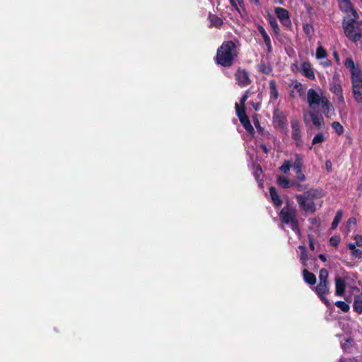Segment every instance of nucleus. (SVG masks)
Wrapping results in <instances>:
<instances>
[{"mask_svg":"<svg viewBox=\"0 0 362 362\" xmlns=\"http://www.w3.org/2000/svg\"><path fill=\"white\" fill-rule=\"evenodd\" d=\"M300 72L303 76L310 80H314L315 73L311 67V64L309 62H304L301 64L299 69Z\"/></svg>","mask_w":362,"mask_h":362,"instance_id":"12","label":"nucleus"},{"mask_svg":"<svg viewBox=\"0 0 362 362\" xmlns=\"http://www.w3.org/2000/svg\"><path fill=\"white\" fill-rule=\"evenodd\" d=\"M325 141V136L322 132L317 133L312 141V146L321 144Z\"/></svg>","mask_w":362,"mask_h":362,"instance_id":"35","label":"nucleus"},{"mask_svg":"<svg viewBox=\"0 0 362 362\" xmlns=\"http://www.w3.org/2000/svg\"><path fill=\"white\" fill-rule=\"evenodd\" d=\"M277 184L284 189L291 188L293 185V181L281 175L277 177Z\"/></svg>","mask_w":362,"mask_h":362,"instance_id":"21","label":"nucleus"},{"mask_svg":"<svg viewBox=\"0 0 362 362\" xmlns=\"http://www.w3.org/2000/svg\"><path fill=\"white\" fill-rule=\"evenodd\" d=\"M242 125L244 127L245 130L252 136L255 134V129L250 123L249 117L240 120Z\"/></svg>","mask_w":362,"mask_h":362,"instance_id":"26","label":"nucleus"},{"mask_svg":"<svg viewBox=\"0 0 362 362\" xmlns=\"http://www.w3.org/2000/svg\"><path fill=\"white\" fill-rule=\"evenodd\" d=\"M352 15V17L351 18H349L348 19H354L355 21H359L358 19L359 18L358 16V14L357 13V11H356V9L354 8H353L350 12Z\"/></svg>","mask_w":362,"mask_h":362,"instance_id":"42","label":"nucleus"},{"mask_svg":"<svg viewBox=\"0 0 362 362\" xmlns=\"http://www.w3.org/2000/svg\"><path fill=\"white\" fill-rule=\"evenodd\" d=\"M328 277L329 272L327 269L325 268L321 269L319 272V283H329Z\"/></svg>","mask_w":362,"mask_h":362,"instance_id":"32","label":"nucleus"},{"mask_svg":"<svg viewBox=\"0 0 362 362\" xmlns=\"http://www.w3.org/2000/svg\"><path fill=\"white\" fill-rule=\"evenodd\" d=\"M328 163H329L331 165L330 162H327L326 163V165H327V168L329 167V165H328Z\"/></svg>","mask_w":362,"mask_h":362,"instance_id":"61","label":"nucleus"},{"mask_svg":"<svg viewBox=\"0 0 362 362\" xmlns=\"http://www.w3.org/2000/svg\"><path fill=\"white\" fill-rule=\"evenodd\" d=\"M308 240H309V247L311 250H315V243L313 238L311 235H308Z\"/></svg>","mask_w":362,"mask_h":362,"instance_id":"46","label":"nucleus"},{"mask_svg":"<svg viewBox=\"0 0 362 362\" xmlns=\"http://www.w3.org/2000/svg\"><path fill=\"white\" fill-rule=\"evenodd\" d=\"M331 126L338 135H341L344 133V129L339 122H333Z\"/></svg>","mask_w":362,"mask_h":362,"instance_id":"36","label":"nucleus"},{"mask_svg":"<svg viewBox=\"0 0 362 362\" xmlns=\"http://www.w3.org/2000/svg\"><path fill=\"white\" fill-rule=\"evenodd\" d=\"M269 93L270 98L272 100H276L279 98V91L276 88V83L274 80L269 81Z\"/></svg>","mask_w":362,"mask_h":362,"instance_id":"25","label":"nucleus"},{"mask_svg":"<svg viewBox=\"0 0 362 362\" xmlns=\"http://www.w3.org/2000/svg\"><path fill=\"white\" fill-rule=\"evenodd\" d=\"M339 7L341 10L346 13H349L350 11L354 8L350 0H340Z\"/></svg>","mask_w":362,"mask_h":362,"instance_id":"29","label":"nucleus"},{"mask_svg":"<svg viewBox=\"0 0 362 362\" xmlns=\"http://www.w3.org/2000/svg\"><path fill=\"white\" fill-rule=\"evenodd\" d=\"M235 110L239 120L247 118L245 106H240L238 103H235Z\"/></svg>","mask_w":362,"mask_h":362,"instance_id":"27","label":"nucleus"},{"mask_svg":"<svg viewBox=\"0 0 362 362\" xmlns=\"http://www.w3.org/2000/svg\"><path fill=\"white\" fill-rule=\"evenodd\" d=\"M353 308L354 310L357 313H362V294L354 297Z\"/></svg>","mask_w":362,"mask_h":362,"instance_id":"23","label":"nucleus"},{"mask_svg":"<svg viewBox=\"0 0 362 362\" xmlns=\"http://www.w3.org/2000/svg\"><path fill=\"white\" fill-rule=\"evenodd\" d=\"M303 30L307 36H311L313 34V27L311 24H303Z\"/></svg>","mask_w":362,"mask_h":362,"instance_id":"39","label":"nucleus"},{"mask_svg":"<svg viewBox=\"0 0 362 362\" xmlns=\"http://www.w3.org/2000/svg\"><path fill=\"white\" fill-rule=\"evenodd\" d=\"M254 124L257 129V133L261 136L260 140H262V141L274 140V136L272 134H271L268 131L264 130V128L261 127L257 119L256 121H254Z\"/></svg>","mask_w":362,"mask_h":362,"instance_id":"14","label":"nucleus"},{"mask_svg":"<svg viewBox=\"0 0 362 362\" xmlns=\"http://www.w3.org/2000/svg\"><path fill=\"white\" fill-rule=\"evenodd\" d=\"M269 141H262V144H260L259 147L263 151L264 153H268L269 149L267 147V144L269 143Z\"/></svg>","mask_w":362,"mask_h":362,"instance_id":"43","label":"nucleus"},{"mask_svg":"<svg viewBox=\"0 0 362 362\" xmlns=\"http://www.w3.org/2000/svg\"><path fill=\"white\" fill-rule=\"evenodd\" d=\"M269 23H270V25H271L272 30H274V32L276 34H278L280 32V28L277 23L276 20L274 18H273L270 19Z\"/></svg>","mask_w":362,"mask_h":362,"instance_id":"40","label":"nucleus"},{"mask_svg":"<svg viewBox=\"0 0 362 362\" xmlns=\"http://www.w3.org/2000/svg\"><path fill=\"white\" fill-rule=\"evenodd\" d=\"M301 196H304L308 200H314L322 197V191L317 189L311 188L308 189Z\"/></svg>","mask_w":362,"mask_h":362,"instance_id":"19","label":"nucleus"},{"mask_svg":"<svg viewBox=\"0 0 362 362\" xmlns=\"http://www.w3.org/2000/svg\"><path fill=\"white\" fill-rule=\"evenodd\" d=\"M303 158L300 154H295V160L292 165L293 171L296 175V180L298 182H304L306 179L305 175L303 173Z\"/></svg>","mask_w":362,"mask_h":362,"instance_id":"7","label":"nucleus"},{"mask_svg":"<svg viewBox=\"0 0 362 362\" xmlns=\"http://www.w3.org/2000/svg\"><path fill=\"white\" fill-rule=\"evenodd\" d=\"M339 241H340L339 239L336 237H332L329 239V243H330L331 245L334 246V247H337L339 245Z\"/></svg>","mask_w":362,"mask_h":362,"instance_id":"44","label":"nucleus"},{"mask_svg":"<svg viewBox=\"0 0 362 362\" xmlns=\"http://www.w3.org/2000/svg\"><path fill=\"white\" fill-rule=\"evenodd\" d=\"M275 13L277 16V18L279 19L280 21L284 20H287L289 17L288 11L284 8L281 7H276L274 9Z\"/></svg>","mask_w":362,"mask_h":362,"instance_id":"22","label":"nucleus"},{"mask_svg":"<svg viewBox=\"0 0 362 362\" xmlns=\"http://www.w3.org/2000/svg\"><path fill=\"white\" fill-rule=\"evenodd\" d=\"M342 27L345 36L351 42L356 43L362 38V21L344 18Z\"/></svg>","mask_w":362,"mask_h":362,"instance_id":"3","label":"nucleus"},{"mask_svg":"<svg viewBox=\"0 0 362 362\" xmlns=\"http://www.w3.org/2000/svg\"><path fill=\"white\" fill-rule=\"evenodd\" d=\"M355 241H356V245L361 247L362 246V235H356L355 236Z\"/></svg>","mask_w":362,"mask_h":362,"instance_id":"45","label":"nucleus"},{"mask_svg":"<svg viewBox=\"0 0 362 362\" xmlns=\"http://www.w3.org/2000/svg\"><path fill=\"white\" fill-rule=\"evenodd\" d=\"M342 216H343L342 211L341 210L337 211V212L334 218V220L332 223L331 228L332 230H334L338 227L339 223H340V221L341 220Z\"/></svg>","mask_w":362,"mask_h":362,"instance_id":"30","label":"nucleus"},{"mask_svg":"<svg viewBox=\"0 0 362 362\" xmlns=\"http://www.w3.org/2000/svg\"><path fill=\"white\" fill-rule=\"evenodd\" d=\"M257 172H260V173H262V168H261V167H260L259 165L257 167V170H256V173H257Z\"/></svg>","mask_w":362,"mask_h":362,"instance_id":"59","label":"nucleus"},{"mask_svg":"<svg viewBox=\"0 0 362 362\" xmlns=\"http://www.w3.org/2000/svg\"><path fill=\"white\" fill-rule=\"evenodd\" d=\"M315 291L317 293L321 300L328 307L330 303L325 296L329 292V283H319L315 288Z\"/></svg>","mask_w":362,"mask_h":362,"instance_id":"11","label":"nucleus"},{"mask_svg":"<svg viewBox=\"0 0 362 362\" xmlns=\"http://www.w3.org/2000/svg\"><path fill=\"white\" fill-rule=\"evenodd\" d=\"M327 57V50L322 46L320 45L316 49V58L317 59H325Z\"/></svg>","mask_w":362,"mask_h":362,"instance_id":"34","label":"nucleus"},{"mask_svg":"<svg viewBox=\"0 0 362 362\" xmlns=\"http://www.w3.org/2000/svg\"><path fill=\"white\" fill-rule=\"evenodd\" d=\"M296 201L300 208L305 212L314 213L316 211L315 204L313 200H308L305 199L304 196L301 194H296L295 196Z\"/></svg>","mask_w":362,"mask_h":362,"instance_id":"8","label":"nucleus"},{"mask_svg":"<svg viewBox=\"0 0 362 362\" xmlns=\"http://www.w3.org/2000/svg\"><path fill=\"white\" fill-rule=\"evenodd\" d=\"M362 2V0H360Z\"/></svg>","mask_w":362,"mask_h":362,"instance_id":"63","label":"nucleus"},{"mask_svg":"<svg viewBox=\"0 0 362 362\" xmlns=\"http://www.w3.org/2000/svg\"><path fill=\"white\" fill-rule=\"evenodd\" d=\"M261 71L264 74H268L269 73L270 70H266V69H261Z\"/></svg>","mask_w":362,"mask_h":362,"instance_id":"56","label":"nucleus"},{"mask_svg":"<svg viewBox=\"0 0 362 362\" xmlns=\"http://www.w3.org/2000/svg\"><path fill=\"white\" fill-rule=\"evenodd\" d=\"M258 30H259V33L261 34V35L264 40V42L266 45L267 53L271 54L272 52V42H271V39H270L269 36L268 35V34L265 31L264 28L262 25L258 26Z\"/></svg>","mask_w":362,"mask_h":362,"instance_id":"18","label":"nucleus"},{"mask_svg":"<svg viewBox=\"0 0 362 362\" xmlns=\"http://www.w3.org/2000/svg\"><path fill=\"white\" fill-rule=\"evenodd\" d=\"M309 115L313 125L317 129H320L325 125L323 117L319 111H310Z\"/></svg>","mask_w":362,"mask_h":362,"instance_id":"15","label":"nucleus"},{"mask_svg":"<svg viewBox=\"0 0 362 362\" xmlns=\"http://www.w3.org/2000/svg\"><path fill=\"white\" fill-rule=\"evenodd\" d=\"M291 167V162L288 160H285L282 165L279 168V170L284 174H286L290 170Z\"/></svg>","mask_w":362,"mask_h":362,"instance_id":"38","label":"nucleus"},{"mask_svg":"<svg viewBox=\"0 0 362 362\" xmlns=\"http://www.w3.org/2000/svg\"><path fill=\"white\" fill-rule=\"evenodd\" d=\"M330 90L334 95L339 97L340 100H344L342 88L339 83L334 84Z\"/></svg>","mask_w":362,"mask_h":362,"instance_id":"28","label":"nucleus"},{"mask_svg":"<svg viewBox=\"0 0 362 362\" xmlns=\"http://www.w3.org/2000/svg\"><path fill=\"white\" fill-rule=\"evenodd\" d=\"M281 23H282L283 25L284 26H286V27H289L291 28V21L290 20V17L288 18V21L287 20H284V21H281Z\"/></svg>","mask_w":362,"mask_h":362,"instance_id":"47","label":"nucleus"},{"mask_svg":"<svg viewBox=\"0 0 362 362\" xmlns=\"http://www.w3.org/2000/svg\"><path fill=\"white\" fill-rule=\"evenodd\" d=\"M237 83L241 87H245L251 83L248 71L239 67L235 74Z\"/></svg>","mask_w":362,"mask_h":362,"instance_id":"10","label":"nucleus"},{"mask_svg":"<svg viewBox=\"0 0 362 362\" xmlns=\"http://www.w3.org/2000/svg\"><path fill=\"white\" fill-rule=\"evenodd\" d=\"M211 23V26L219 28L223 25V20L214 14H209L208 17Z\"/></svg>","mask_w":362,"mask_h":362,"instance_id":"24","label":"nucleus"},{"mask_svg":"<svg viewBox=\"0 0 362 362\" xmlns=\"http://www.w3.org/2000/svg\"><path fill=\"white\" fill-rule=\"evenodd\" d=\"M230 2L232 6H236V3L238 2L239 4L243 3V0H230Z\"/></svg>","mask_w":362,"mask_h":362,"instance_id":"51","label":"nucleus"},{"mask_svg":"<svg viewBox=\"0 0 362 362\" xmlns=\"http://www.w3.org/2000/svg\"><path fill=\"white\" fill-rule=\"evenodd\" d=\"M291 138L295 141L296 146L302 145V136L300 122L296 119L291 120Z\"/></svg>","mask_w":362,"mask_h":362,"instance_id":"9","label":"nucleus"},{"mask_svg":"<svg viewBox=\"0 0 362 362\" xmlns=\"http://www.w3.org/2000/svg\"><path fill=\"white\" fill-rule=\"evenodd\" d=\"M250 1L254 2L256 5L259 4V0H250Z\"/></svg>","mask_w":362,"mask_h":362,"instance_id":"57","label":"nucleus"},{"mask_svg":"<svg viewBox=\"0 0 362 362\" xmlns=\"http://www.w3.org/2000/svg\"><path fill=\"white\" fill-rule=\"evenodd\" d=\"M335 281V295L337 296H341L344 294L346 284L345 279L341 276H337L334 279Z\"/></svg>","mask_w":362,"mask_h":362,"instance_id":"13","label":"nucleus"},{"mask_svg":"<svg viewBox=\"0 0 362 362\" xmlns=\"http://www.w3.org/2000/svg\"><path fill=\"white\" fill-rule=\"evenodd\" d=\"M318 257H319V259H320L321 261H322V262H325L327 261V257H326V256H325V255H323V254H320V255H319Z\"/></svg>","mask_w":362,"mask_h":362,"instance_id":"52","label":"nucleus"},{"mask_svg":"<svg viewBox=\"0 0 362 362\" xmlns=\"http://www.w3.org/2000/svg\"><path fill=\"white\" fill-rule=\"evenodd\" d=\"M335 305L341 309L343 312L347 313L350 310V306L346 303L341 301V300H337L335 302Z\"/></svg>","mask_w":362,"mask_h":362,"instance_id":"37","label":"nucleus"},{"mask_svg":"<svg viewBox=\"0 0 362 362\" xmlns=\"http://www.w3.org/2000/svg\"><path fill=\"white\" fill-rule=\"evenodd\" d=\"M347 223L349 225H354L356 226V219L354 218V217H351V218H349L348 221H347Z\"/></svg>","mask_w":362,"mask_h":362,"instance_id":"49","label":"nucleus"},{"mask_svg":"<svg viewBox=\"0 0 362 362\" xmlns=\"http://www.w3.org/2000/svg\"><path fill=\"white\" fill-rule=\"evenodd\" d=\"M328 163H329L331 165L330 162H327L326 163V165H327V168L329 167V165H328Z\"/></svg>","mask_w":362,"mask_h":362,"instance_id":"62","label":"nucleus"},{"mask_svg":"<svg viewBox=\"0 0 362 362\" xmlns=\"http://www.w3.org/2000/svg\"><path fill=\"white\" fill-rule=\"evenodd\" d=\"M269 194L270 197L272 201V203L275 207H279L282 205L283 201L281 198V197L279 195L275 187H270L269 189Z\"/></svg>","mask_w":362,"mask_h":362,"instance_id":"17","label":"nucleus"},{"mask_svg":"<svg viewBox=\"0 0 362 362\" xmlns=\"http://www.w3.org/2000/svg\"><path fill=\"white\" fill-rule=\"evenodd\" d=\"M308 103L309 107L314 110L316 106L320 105L323 109V113L326 117H329L330 108L332 107L329 100L325 96H320L317 91L313 88L308 90Z\"/></svg>","mask_w":362,"mask_h":362,"instance_id":"4","label":"nucleus"},{"mask_svg":"<svg viewBox=\"0 0 362 362\" xmlns=\"http://www.w3.org/2000/svg\"><path fill=\"white\" fill-rule=\"evenodd\" d=\"M257 172H260V173H262V168H261V167H260L259 165L257 167V170H256V173H257Z\"/></svg>","mask_w":362,"mask_h":362,"instance_id":"58","label":"nucleus"},{"mask_svg":"<svg viewBox=\"0 0 362 362\" xmlns=\"http://www.w3.org/2000/svg\"><path fill=\"white\" fill-rule=\"evenodd\" d=\"M334 58L336 59V60L338 61L339 60V54L337 52H334Z\"/></svg>","mask_w":362,"mask_h":362,"instance_id":"55","label":"nucleus"},{"mask_svg":"<svg viewBox=\"0 0 362 362\" xmlns=\"http://www.w3.org/2000/svg\"><path fill=\"white\" fill-rule=\"evenodd\" d=\"M339 78V74L337 72H335L333 75V78L334 80H338Z\"/></svg>","mask_w":362,"mask_h":362,"instance_id":"54","label":"nucleus"},{"mask_svg":"<svg viewBox=\"0 0 362 362\" xmlns=\"http://www.w3.org/2000/svg\"><path fill=\"white\" fill-rule=\"evenodd\" d=\"M279 218L283 224L290 225L291 230L298 235H300L298 212L295 206L290 202L279 213Z\"/></svg>","mask_w":362,"mask_h":362,"instance_id":"2","label":"nucleus"},{"mask_svg":"<svg viewBox=\"0 0 362 362\" xmlns=\"http://www.w3.org/2000/svg\"><path fill=\"white\" fill-rule=\"evenodd\" d=\"M272 123L275 129L285 131L287 129V117L283 111L276 108L273 112Z\"/></svg>","mask_w":362,"mask_h":362,"instance_id":"5","label":"nucleus"},{"mask_svg":"<svg viewBox=\"0 0 362 362\" xmlns=\"http://www.w3.org/2000/svg\"><path fill=\"white\" fill-rule=\"evenodd\" d=\"M298 248L300 250V259L303 265L306 266V262L308 259L306 248L303 245H300Z\"/></svg>","mask_w":362,"mask_h":362,"instance_id":"33","label":"nucleus"},{"mask_svg":"<svg viewBox=\"0 0 362 362\" xmlns=\"http://www.w3.org/2000/svg\"><path fill=\"white\" fill-rule=\"evenodd\" d=\"M293 88L296 89L298 92H300L301 90H302V85L300 83H296L294 86H293Z\"/></svg>","mask_w":362,"mask_h":362,"instance_id":"50","label":"nucleus"},{"mask_svg":"<svg viewBox=\"0 0 362 362\" xmlns=\"http://www.w3.org/2000/svg\"><path fill=\"white\" fill-rule=\"evenodd\" d=\"M293 185L292 187L296 189L297 191L302 192L307 189V185L300 184L296 181H293Z\"/></svg>","mask_w":362,"mask_h":362,"instance_id":"41","label":"nucleus"},{"mask_svg":"<svg viewBox=\"0 0 362 362\" xmlns=\"http://www.w3.org/2000/svg\"><path fill=\"white\" fill-rule=\"evenodd\" d=\"M344 65L350 69L351 77H356L362 75L361 69L355 66L354 62L351 58H347L345 60Z\"/></svg>","mask_w":362,"mask_h":362,"instance_id":"16","label":"nucleus"},{"mask_svg":"<svg viewBox=\"0 0 362 362\" xmlns=\"http://www.w3.org/2000/svg\"><path fill=\"white\" fill-rule=\"evenodd\" d=\"M295 66L296 68H298L297 65L293 64V65L291 66L292 70H293V66Z\"/></svg>","mask_w":362,"mask_h":362,"instance_id":"60","label":"nucleus"},{"mask_svg":"<svg viewBox=\"0 0 362 362\" xmlns=\"http://www.w3.org/2000/svg\"><path fill=\"white\" fill-rule=\"evenodd\" d=\"M303 279L307 284L310 285H315L316 284V276L313 273L305 269L303 271Z\"/></svg>","mask_w":362,"mask_h":362,"instance_id":"20","label":"nucleus"},{"mask_svg":"<svg viewBox=\"0 0 362 362\" xmlns=\"http://www.w3.org/2000/svg\"><path fill=\"white\" fill-rule=\"evenodd\" d=\"M348 248L351 250V255L358 259L362 257V251L359 249H357L355 246L354 243H349L347 245Z\"/></svg>","mask_w":362,"mask_h":362,"instance_id":"31","label":"nucleus"},{"mask_svg":"<svg viewBox=\"0 0 362 362\" xmlns=\"http://www.w3.org/2000/svg\"><path fill=\"white\" fill-rule=\"evenodd\" d=\"M332 64V62L329 59H327L326 62L323 63V66L325 67L329 66Z\"/></svg>","mask_w":362,"mask_h":362,"instance_id":"53","label":"nucleus"},{"mask_svg":"<svg viewBox=\"0 0 362 362\" xmlns=\"http://www.w3.org/2000/svg\"><path fill=\"white\" fill-rule=\"evenodd\" d=\"M353 97L357 103H362V75L351 77Z\"/></svg>","mask_w":362,"mask_h":362,"instance_id":"6","label":"nucleus"},{"mask_svg":"<svg viewBox=\"0 0 362 362\" xmlns=\"http://www.w3.org/2000/svg\"><path fill=\"white\" fill-rule=\"evenodd\" d=\"M238 56V49L232 40L224 41L217 49L215 62L223 67H230Z\"/></svg>","mask_w":362,"mask_h":362,"instance_id":"1","label":"nucleus"},{"mask_svg":"<svg viewBox=\"0 0 362 362\" xmlns=\"http://www.w3.org/2000/svg\"><path fill=\"white\" fill-rule=\"evenodd\" d=\"M247 98H248V95H247V93H246L245 95H243L242 96V98L240 99V104L242 105L241 106H245V103Z\"/></svg>","mask_w":362,"mask_h":362,"instance_id":"48","label":"nucleus"}]
</instances>
